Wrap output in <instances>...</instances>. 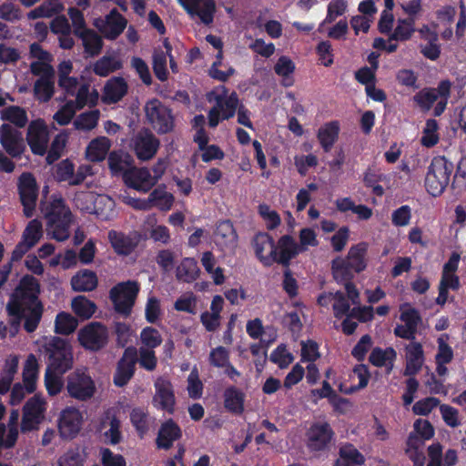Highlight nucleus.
<instances>
[{"label":"nucleus","instance_id":"1","mask_svg":"<svg viewBox=\"0 0 466 466\" xmlns=\"http://www.w3.org/2000/svg\"><path fill=\"white\" fill-rule=\"evenodd\" d=\"M39 295V281L32 275L23 276L11 293L5 308L9 324L15 330L23 320L26 332L32 333L37 329L44 312Z\"/></svg>","mask_w":466,"mask_h":466},{"label":"nucleus","instance_id":"2","mask_svg":"<svg viewBox=\"0 0 466 466\" xmlns=\"http://www.w3.org/2000/svg\"><path fill=\"white\" fill-rule=\"evenodd\" d=\"M368 245L360 242L352 246L346 258H337L332 260V274L337 282L345 284L351 281L356 273L366 268L365 256Z\"/></svg>","mask_w":466,"mask_h":466},{"label":"nucleus","instance_id":"3","mask_svg":"<svg viewBox=\"0 0 466 466\" xmlns=\"http://www.w3.org/2000/svg\"><path fill=\"white\" fill-rule=\"evenodd\" d=\"M47 357V368L59 374L71 370L74 363L72 346L65 339L52 337L44 345Z\"/></svg>","mask_w":466,"mask_h":466},{"label":"nucleus","instance_id":"4","mask_svg":"<svg viewBox=\"0 0 466 466\" xmlns=\"http://www.w3.org/2000/svg\"><path fill=\"white\" fill-rule=\"evenodd\" d=\"M453 164L444 157H435L428 168L425 178L427 191L432 196L441 195L449 185Z\"/></svg>","mask_w":466,"mask_h":466},{"label":"nucleus","instance_id":"5","mask_svg":"<svg viewBox=\"0 0 466 466\" xmlns=\"http://www.w3.org/2000/svg\"><path fill=\"white\" fill-rule=\"evenodd\" d=\"M109 340L107 327L99 321H91L77 332L79 345L87 351L98 352L106 347Z\"/></svg>","mask_w":466,"mask_h":466},{"label":"nucleus","instance_id":"6","mask_svg":"<svg viewBox=\"0 0 466 466\" xmlns=\"http://www.w3.org/2000/svg\"><path fill=\"white\" fill-rule=\"evenodd\" d=\"M451 86L449 81H442L437 88L422 89L415 95L414 101L423 111H429L436 104L434 114L435 116H440L446 108L450 97Z\"/></svg>","mask_w":466,"mask_h":466},{"label":"nucleus","instance_id":"7","mask_svg":"<svg viewBox=\"0 0 466 466\" xmlns=\"http://www.w3.org/2000/svg\"><path fill=\"white\" fill-rule=\"evenodd\" d=\"M138 292L139 285L137 281L127 280L115 285L109 291V299L114 305V309L117 313L128 316Z\"/></svg>","mask_w":466,"mask_h":466},{"label":"nucleus","instance_id":"8","mask_svg":"<svg viewBox=\"0 0 466 466\" xmlns=\"http://www.w3.org/2000/svg\"><path fill=\"white\" fill-rule=\"evenodd\" d=\"M46 402L39 395H34L26 400L22 409L20 431L23 434L38 431L45 420Z\"/></svg>","mask_w":466,"mask_h":466},{"label":"nucleus","instance_id":"9","mask_svg":"<svg viewBox=\"0 0 466 466\" xmlns=\"http://www.w3.org/2000/svg\"><path fill=\"white\" fill-rule=\"evenodd\" d=\"M145 113L147 121L158 134H167L173 130L172 111L158 99L154 98L147 102Z\"/></svg>","mask_w":466,"mask_h":466},{"label":"nucleus","instance_id":"10","mask_svg":"<svg viewBox=\"0 0 466 466\" xmlns=\"http://www.w3.org/2000/svg\"><path fill=\"white\" fill-rule=\"evenodd\" d=\"M66 388L69 397L79 401L90 400L96 392L95 381L82 370H76L67 376Z\"/></svg>","mask_w":466,"mask_h":466},{"label":"nucleus","instance_id":"11","mask_svg":"<svg viewBox=\"0 0 466 466\" xmlns=\"http://www.w3.org/2000/svg\"><path fill=\"white\" fill-rule=\"evenodd\" d=\"M48 227L52 236L57 241H64L69 237V228L73 222V215L68 206H46Z\"/></svg>","mask_w":466,"mask_h":466},{"label":"nucleus","instance_id":"12","mask_svg":"<svg viewBox=\"0 0 466 466\" xmlns=\"http://www.w3.org/2000/svg\"><path fill=\"white\" fill-rule=\"evenodd\" d=\"M334 435L328 422H315L306 433L307 447L312 452L327 451L331 446Z\"/></svg>","mask_w":466,"mask_h":466},{"label":"nucleus","instance_id":"13","mask_svg":"<svg viewBox=\"0 0 466 466\" xmlns=\"http://www.w3.org/2000/svg\"><path fill=\"white\" fill-rule=\"evenodd\" d=\"M83 423V415L75 407H66L59 415L57 429L63 440H73L79 433Z\"/></svg>","mask_w":466,"mask_h":466},{"label":"nucleus","instance_id":"14","mask_svg":"<svg viewBox=\"0 0 466 466\" xmlns=\"http://www.w3.org/2000/svg\"><path fill=\"white\" fill-rule=\"evenodd\" d=\"M137 362V350L133 346L126 348L122 357L117 361L113 376L116 386L124 387L129 382L135 374Z\"/></svg>","mask_w":466,"mask_h":466},{"label":"nucleus","instance_id":"15","mask_svg":"<svg viewBox=\"0 0 466 466\" xmlns=\"http://www.w3.org/2000/svg\"><path fill=\"white\" fill-rule=\"evenodd\" d=\"M0 144L13 158H20L25 150L23 134L9 124L0 126Z\"/></svg>","mask_w":466,"mask_h":466},{"label":"nucleus","instance_id":"16","mask_svg":"<svg viewBox=\"0 0 466 466\" xmlns=\"http://www.w3.org/2000/svg\"><path fill=\"white\" fill-rule=\"evenodd\" d=\"M160 142L147 128L139 130L132 139V146L138 159L146 161L155 157Z\"/></svg>","mask_w":466,"mask_h":466},{"label":"nucleus","instance_id":"17","mask_svg":"<svg viewBox=\"0 0 466 466\" xmlns=\"http://www.w3.org/2000/svg\"><path fill=\"white\" fill-rule=\"evenodd\" d=\"M156 393L153 397V404L157 410H164L168 414H174L176 397L174 387L171 381L166 378L159 377L154 383Z\"/></svg>","mask_w":466,"mask_h":466},{"label":"nucleus","instance_id":"18","mask_svg":"<svg viewBox=\"0 0 466 466\" xmlns=\"http://www.w3.org/2000/svg\"><path fill=\"white\" fill-rule=\"evenodd\" d=\"M49 134L43 119L32 121L27 128L26 141L33 154L44 156L46 153Z\"/></svg>","mask_w":466,"mask_h":466},{"label":"nucleus","instance_id":"19","mask_svg":"<svg viewBox=\"0 0 466 466\" xmlns=\"http://www.w3.org/2000/svg\"><path fill=\"white\" fill-rule=\"evenodd\" d=\"M178 2L191 17H198L207 25L213 23L216 13L215 0H178Z\"/></svg>","mask_w":466,"mask_h":466},{"label":"nucleus","instance_id":"20","mask_svg":"<svg viewBox=\"0 0 466 466\" xmlns=\"http://www.w3.org/2000/svg\"><path fill=\"white\" fill-rule=\"evenodd\" d=\"M108 240L116 254L128 256L137 248L141 241V234L134 231L126 235L112 229L108 232Z\"/></svg>","mask_w":466,"mask_h":466},{"label":"nucleus","instance_id":"21","mask_svg":"<svg viewBox=\"0 0 466 466\" xmlns=\"http://www.w3.org/2000/svg\"><path fill=\"white\" fill-rule=\"evenodd\" d=\"M276 255L274 262L289 268L292 258L306 250V248L299 247L290 235H284L275 244Z\"/></svg>","mask_w":466,"mask_h":466},{"label":"nucleus","instance_id":"22","mask_svg":"<svg viewBox=\"0 0 466 466\" xmlns=\"http://www.w3.org/2000/svg\"><path fill=\"white\" fill-rule=\"evenodd\" d=\"M181 438L182 430L180 426L173 419H167L161 423L158 429L156 438L157 448L167 451L173 447L175 441Z\"/></svg>","mask_w":466,"mask_h":466},{"label":"nucleus","instance_id":"23","mask_svg":"<svg viewBox=\"0 0 466 466\" xmlns=\"http://www.w3.org/2000/svg\"><path fill=\"white\" fill-rule=\"evenodd\" d=\"M125 185L141 192H148L156 184L150 171L147 167H137L134 166L123 178Z\"/></svg>","mask_w":466,"mask_h":466},{"label":"nucleus","instance_id":"24","mask_svg":"<svg viewBox=\"0 0 466 466\" xmlns=\"http://www.w3.org/2000/svg\"><path fill=\"white\" fill-rule=\"evenodd\" d=\"M253 246L256 257L266 267L274 263L276 255L275 242L268 233H258L253 238Z\"/></svg>","mask_w":466,"mask_h":466},{"label":"nucleus","instance_id":"25","mask_svg":"<svg viewBox=\"0 0 466 466\" xmlns=\"http://www.w3.org/2000/svg\"><path fill=\"white\" fill-rule=\"evenodd\" d=\"M107 164L113 177H121L122 179L135 166L134 157L123 150H113L107 157Z\"/></svg>","mask_w":466,"mask_h":466},{"label":"nucleus","instance_id":"26","mask_svg":"<svg viewBox=\"0 0 466 466\" xmlns=\"http://www.w3.org/2000/svg\"><path fill=\"white\" fill-rule=\"evenodd\" d=\"M17 189L21 204H36L39 188L32 173L24 172L20 175Z\"/></svg>","mask_w":466,"mask_h":466},{"label":"nucleus","instance_id":"27","mask_svg":"<svg viewBox=\"0 0 466 466\" xmlns=\"http://www.w3.org/2000/svg\"><path fill=\"white\" fill-rule=\"evenodd\" d=\"M245 399L244 391L236 386H228L223 391L224 408L233 415L239 416L244 412Z\"/></svg>","mask_w":466,"mask_h":466},{"label":"nucleus","instance_id":"28","mask_svg":"<svg viewBox=\"0 0 466 466\" xmlns=\"http://www.w3.org/2000/svg\"><path fill=\"white\" fill-rule=\"evenodd\" d=\"M424 361V352L422 345L420 342H411L406 347V366L405 376H413L417 374L422 367Z\"/></svg>","mask_w":466,"mask_h":466},{"label":"nucleus","instance_id":"29","mask_svg":"<svg viewBox=\"0 0 466 466\" xmlns=\"http://www.w3.org/2000/svg\"><path fill=\"white\" fill-rule=\"evenodd\" d=\"M214 237L216 243L222 248H233L238 242L237 232L229 219L222 220L217 224Z\"/></svg>","mask_w":466,"mask_h":466},{"label":"nucleus","instance_id":"30","mask_svg":"<svg viewBox=\"0 0 466 466\" xmlns=\"http://www.w3.org/2000/svg\"><path fill=\"white\" fill-rule=\"evenodd\" d=\"M127 84L121 76H114L109 79L104 87V99L107 103H117L127 93Z\"/></svg>","mask_w":466,"mask_h":466},{"label":"nucleus","instance_id":"31","mask_svg":"<svg viewBox=\"0 0 466 466\" xmlns=\"http://www.w3.org/2000/svg\"><path fill=\"white\" fill-rule=\"evenodd\" d=\"M98 279L96 274L89 269L79 270L71 279V287L76 292H89L96 289Z\"/></svg>","mask_w":466,"mask_h":466},{"label":"nucleus","instance_id":"32","mask_svg":"<svg viewBox=\"0 0 466 466\" xmlns=\"http://www.w3.org/2000/svg\"><path fill=\"white\" fill-rule=\"evenodd\" d=\"M88 458L86 446L76 445L67 449L58 459V466H84Z\"/></svg>","mask_w":466,"mask_h":466},{"label":"nucleus","instance_id":"33","mask_svg":"<svg viewBox=\"0 0 466 466\" xmlns=\"http://www.w3.org/2000/svg\"><path fill=\"white\" fill-rule=\"evenodd\" d=\"M223 94L216 96V106L221 112L222 119H229L236 114L238 109V96L236 92H232L229 96H227L228 90L225 86H222Z\"/></svg>","mask_w":466,"mask_h":466},{"label":"nucleus","instance_id":"34","mask_svg":"<svg viewBox=\"0 0 466 466\" xmlns=\"http://www.w3.org/2000/svg\"><path fill=\"white\" fill-rule=\"evenodd\" d=\"M364 456L350 443H346L339 448V458L334 466H360L364 464Z\"/></svg>","mask_w":466,"mask_h":466},{"label":"nucleus","instance_id":"35","mask_svg":"<svg viewBox=\"0 0 466 466\" xmlns=\"http://www.w3.org/2000/svg\"><path fill=\"white\" fill-rule=\"evenodd\" d=\"M110 147L111 142L107 137H96L87 145L86 157L91 162H101L106 158Z\"/></svg>","mask_w":466,"mask_h":466},{"label":"nucleus","instance_id":"36","mask_svg":"<svg viewBox=\"0 0 466 466\" xmlns=\"http://www.w3.org/2000/svg\"><path fill=\"white\" fill-rule=\"evenodd\" d=\"M127 19L113 8L106 16V37L110 40L116 39L127 27Z\"/></svg>","mask_w":466,"mask_h":466},{"label":"nucleus","instance_id":"37","mask_svg":"<svg viewBox=\"0 0 466 466\" xmlns=\"http://www.w3.org/2000/svg\"><path fill=\"white\" fill-rule=\"evenodd\" d=\"M39 373V364L36 357L30 353L23 369V382L28 393H33L36 389V380Z\"/></svg>","mask_w":466,"mask_h":466},{"label":"nucleus","instance_id":"38","mask_svg":"<svg viewBox=\"0 0 466 466\" xmlns=\"http://www.w3.org/2000/svg\"><path fill=\"white\" fill-rule=\"evenodd\" d=\"M339 124L330 121L322 126L318 131V139L323 150L329 152L339 137Z\"/></svg>","mask_w":466,"mask_h":466},{"label":"nucleus","instance_id":"39","mask_svg":"<svg viewBox=\"0 0 466 466\" xmlns=\"http://www.w3.org/2000/svg\"><path fill=\"white\" fill-rule=\"evenodd\" d=\"M150 420L149 412L145 408L136 407L130 411V421L141 439L149 431Z\"/></svg>","mask_w":466,"mask_h":466},{"label":"nucleus","instance_id":"40","mask_svg":"<svg viewBox=\"0 0 466 466\" xmlns=\"http://www.w3.org/2000/svg\"><path fill=\"white\" fill-rule=\"evenodd\" d=\"M199 272L197 260L192 258H185L177 267L176 277L179 281L191 283L198 279Z\"/></svg>","mask_w":466,"mask_h":466},{"label":"nucleus","instance_id":"41","mask_svg":"<svg viewBox=\"0 0 466 466\" xmlns=\"http://www.w3.org/2000/svg\"><path fill=\"white\" fill-rule=\"evenodd\" d=\"M356 80L366 86L367 96L374 101H379V89L375 86V71L368 66H363L355 72Z\"/></svg>","mask_w":466,"mask_h":466},{"label":"nucleus","instance_id":"42","mask_svg":"<svg viewBox=\"0 0 466 466\" xmlns=\"http://www.w3.org/2000/svg\"><path fill=\"white\" fill-rule=\"evenodd\" d=\"M77 37L82 40L85 52L89 56H96L100 54L103 47V40L94 29L85 30Z\"/></svg>","mask_w":466,"mask_h":466},{"label":"nucleus","instance_id":"43","mask_svg":"<svg viewBox=\"0 0 466 466\" xmlns=\"http://www.w3.org/2000/svg\"><path fill=\"white\" fill-rule=\"evenodd\" d=\"M413 32V25L411 23L409 22H400L397 28L395 29L393 37H390L388 35L389 38V44L384 43V39L380 37V50L384 49L388 52H392L397 47V40H405L408 39L411 33Z\"/></svg>","mask_w":466,"mask_h":466},{"label":"nucleus","instance_id":"44","mask_svg":"<svg viewBox=\"0 0 466 466\" xmlns=\"http://www.w3.org/2000/svg\"><path fill=\"white\" fill-rule=\"evenodd\" d=\"M296 69L294 62L286 56H281L274 66L275 73L282 77V86L289 87L293 85L292 74Z\"/></svg>","mask_w":466,"mask_h":466},{"label":"nucleus","instance_id":"45","mask_svg":"<svg viewBox=\"0 0 466 466\" xmlns=\"http://www.w3.org/2000/svg\"><path fill=\"white\" fill-rule=\"evenodd\" d=\"M421 37L428 41L426 45H421V53L431 60H436L441 54L440 46L437 44V35L431 32L427 26L420 31Z\"/></svg>","mask_w":466,"mask_h":466},{"label":"nucleus","instance_id":"46","mask_svg":"<svg viewBox=\"0 0 466 466\" xmlns=\"http://www.w3.org/2000/svg\"><path fill=\"white\" fill-rule=\"evenodd\" d=\"M71 307L74 313L82 319H90L97 309L95 302L81 295L72 299Z\"/></svg>","mask_w":466,"mask_h":466},{"label":"nucleus","instance_id":"47","mask_svg":"<svg viewBox=\"0 0 466 466\" xmlns=\"http://www.w3.org/2000/svg\"><path fill=\"white\" fill-rule=\"evenodd\" d=\"M122 62L114 56H104L99 58L93 66L95 75L102 77L107 76L122 68Z\"/></svg>","mask_w":466,"mask_h":466},{"label":"nucleus","instance_id":"48","mask_svg":"<svg viewBox=\"0 0 466 466\" xmlns=\"http://www.w3.org/2000/svg\"><path fill=\"white\" fill-rule=\"evenodd\" d=\"M174 197L171 193L167 192L165 185H159L153 189L147 200H134L133 203L128 204H173Z\"/></svg>","mask_w":466,"mask_h":466},{"label":"nucleus","instance_id":"49","mask_svg":"<svg viewBox=\"0 0 466 466\" xmlns=\"http://www.w3.org/2000/svg\"><path fill=\"white\" fill-rule=\"evenodd\" d=\"M78 325L77 319L67 312H59L56 317L55 331L57 334L69 335Z\"/></svg>","mask_w":466,"mask_h":466},{"label":"nucleus","instance_id":"50","mask_svg":"<svg viewBox=\"0 0 466 466\" xmlns=\"http://www.w3.org/2000/svg\"><path fill=\"white\" fill-rule=\"evenodd\" d=\"M55 92L54 78L39 77L34 85L35 97L42 102H48Z\"/></svg>","mask_w":466,"mask_h":466},{"label":"nucleus","instance_id":"51","mask_svg":"<svg viewBox=\"0 0 466 466\" xmlns=\"http://www.w3.org/2000/svg\"><path fill=\"white\" fill-rule=\"evenodd\" d=\"M438 123L434 119H428L421 132L420 144L426 147H432L438 144L440 135Z\"/></svg>","mask_w":466,"mask_h":466},{"label":"nucleus","instance_id":"52","mask_svg":"<svg viewBox=\"0 0 466 466\" xmlns=\"http://www.w3.org/2000/svg\"><path fill=\"white\" fill-rule=\"evenodd\" d=\"M152 58L153 72L156 77L161 82L167 80V54L160 49L155 50Z\"/></svg>","mask_w":466,"mask_h":466},{"label":"nucleus","instance_id":"53","mask_svg":"<svg viewBox=\"0 0 466 466\" xmlns=\"http://www.w3.org/2000/svg\"><path fill=\"white\" fill-rule=\"evenodd\" d=\"M2 117L19 128L24 127L28 121L25 110L17 106H10L7 107L3 113Z\"/></svg>","mask_w":466,"mask_h":466},{"label":"nucleus","instance_id":"54","mask_svg":"<svg viewBox=\"0 0 466 466\" xmlns=\"http://www.w3.org/2000/svg\"><path fill=\"white\" fill-rule=\"evenodd\" d=\"M99 116L97 109L84 112L74 121V126L78 130H91L96 127Z\"/></svg>","mask_w":466,"mask_h":466},{"label":"nucleus","instance_id":"55","mask_svg":"<svg viewBox=\"0 0 466 466\" xmlns=\"http://www.w3.org/2000/svg\"><path fill=\"white\" fill-rule=\"evenodd\" d=\"M63 374H59L55 372V370L46 369L45 373V385L47 390V393L50 396H56L61 392L64 381L62 379Z\"/></svg>","mask_w":466,"mask_h":466},{"label":"nucleus","instance_id":"56","mask_svg":"<svg viewBox=\"0 0 466 466\" xmlns=\"http://www.w3.org/2000/svg\"><path fill=\"white\" fill-rule=\"evenodd\" d=\"M140 339L145 349L153 350L161 345L163 339L160 332L153 327H145L140 333Z\"/></svg>","mask_w":466,"mask_h":466},{"label":"nucleus","instance_id":"57","mask_svg":"<svg viewBox=\"0 0 466 466\" xmlns=\"http://www.w3.org/2000/svg\"><path fill=\"white\" fill-rule=\"evenodd\" d=\"M43 235L42 223L35 218L32 219L25 228L22 236V239L30 246H35Z\"/></svg>","mask_w":466,"mask_h":466},{"label":"nucleus","instance_id":"58","mask_svg":"<svg viewBox=\"0 0 466 466\" xmlns=\"http://www.w3.org/2000/svg\"><path fill=\"white\" fill-rule=\"evenodd\" d=\"M66 137L61 134L56 135L53 139L50 148L46 150V160L47 164L51 165L58 160L62 155V152L66 147Z\"/></svg>","mask_w":466,"mask_h":466},{"label":"nucleus","instance_id":"59","mask_svg":"<svg viewBox=\"0 0 466 466\" xmlns=\"http://www.w3.org/2000/svg\"><path fill=\"white\" fill-rule=\"evenodd\" d=\"M448 339V334H442L438 339V351L435 356V362L449 364L453 360V350L451 347L445 341V339Z\"/></svg>","mask_w":466,"mask_h":466},{"label":"nucleus","instance_id":"60","mask_svg":"<svg viewBox=\"0 0 466 466\" xmlns=\"http://www.w3.org/2000/svg\"><path fill=\"white\" fill-rule=\"evenodd\" d=\"M334 303L332 305L334 317L341 319L349 314L350 311V305L346 295L341 291H337L333 294Z\"/></svg>","mask_w":466,"mask_h":466},{"label":"nucleus","instance_id":"61","mask_svg":"<svg viewBox=\"0 0 466 466\" xmlns=\"http://www.w3.org/2000/svg\"><path fill=\"white\" fill-rule=\"evenodd\" d=\"M76 110L75 102L73 100H69L55 113L54 119L58 125L66 126L73 119Z\"/></svg>","mask_w":466,"mask_h":466},{"label":"nucleus","instance_id":"62","mask_svg":"<svg viewBox=\"0 0 466 466\" xmlns=\"http://www.w3.org/2000/svg\"><path fill=\"white\" fill-rule=\"evenodd\" d=\"M208 361L213 367L224 368L230 361L229 350L223 346L212 349L209 353Z\"/></svg>","mask_w":466,"mask_h":466},{"label":"nucleus","instance_id":"63","mask_svg":"<svg viewBox=\"0 0 466 466\" xmlns=\"http://www.w3.org/2000/svg\"><path fill=\"white\" fill-rule=\"evenodd\" d=\"M187 392L188 396L193 400H198L203 394V383L199 380L197 369H194L187 377Z\"/></svg>","mask_w":466,"mask_h":466},{"label":"nucleus","instance_id":"64","mask_svg":"<svg viewBox=\"0 0 466 466\" xmlns=\"http://www.w3.org/2000/svg\"><path fill=\"white\" fill-rule=\"evenodd\" d=\"M101 462L103 466H126L127 461L121 454H115L108 448H103L100 451Z\"/></svg>","mask_w":466,"mask_h":466}]
</instances>
